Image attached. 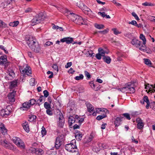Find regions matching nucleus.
Instances as JSON below:
<instances>
[{
    "label": "nucleus",
    "mask_w": 155,
    "mask_h": 155,
    "mask_svg": "<svg viewBox=\"0 0 155 155\" xmlns=\"http://www.w3.org/2000/svg\"><path fill=\"white\" fill-rule=\"evenodd\" d=\"M98 15H101L102 17L104 18L106 16L105 13L104 12H99L98 13Z\"/></svg>",
    "instance_id": "58"
},
{
    "label": "nucleus",
    "mask_w": 155,
    "mask_h": 155,
    "mask_svg": "<svg viewBox=\"0 0 155 155\" xmlns=\"http://www.w3.org/2000/svg\"><path fill=\"white\" fill-rule=\"evenodd\" d=\"M73 41V38L70 37L63 38L60 40V41L62 42H66V44H70Z\"/></svg>",
    "instance_id": "14"
},
{
    "label": "nucleus",
    "mask_w": 155,
    "mask_h": 155,
    "mask_svg": "<svg viewBox=\"0 0 155 155\" xmlns=\"http://www.w3.org/2000/svg\"><path fill=\"white\" fill-rule=\"evenodd\" d=\"M140 38L143 41V45H145L146 43V40L145 36L143 34H140Z\"/></svg>",
    "instance_id": "33"
},
{
    "label": "nucleus",
    "mask_w": 155,
    "mask_h": 155,
    "mask_svg": "<svg viewBox=\"0 0 155 155\" xmlns=\"http://www.w3.org/2000/svg\"><path fill=\"white\" fill-rule=\"evenodd\" d=\"M30 150L32 153H35L38 155H42L44 153V152L41 149L31 148Z\"/></svg>",
    "instance_id": "12"
},
{
    "label": "nucleus",
    "mask_w": 155,
    "mask_h": 155,
    "mask_svg": "<svg viewBox=\"0 0 155 155\" xmlns=\"http://www.w3.org/2000/svg\"><path fill=\"white\" fill-rule=\"evenodd\" d=\"M127 93H134L135 92V89L133 85H129L127 86Z\"/></svg>",
    "instance_id": "21"
},
{
    "label": "nucleus",
    "mask_w": 155,
    "mask_h": 155,
    "mask_svg": "<svg viewBox=\"0 0 155 155\" xmlns=\"http://www.w3.org/2000/svg\"><path fill=\"white\" fill-rule=\"evenodd\" d=\"M101 54L98 53L96 54L95 57L97 59L100 60L101 58Z\"/></svg>",
    "instance_id": "60"
},
{
    "label": "nucleus",
    "mask_w": 155,
    "mask_h": 155,
    "mask_svg": "<svg viewBox=\"0 0 155 155\" xmlns=\"http://www.w3.org/2000/svg\"><path fill=\"white\" fill-rule=\"evenodd\" d=\"M53 44V43L52 42L50 41H48L45 43V45L46 46H50V45H52Z\"/></svg>",
    "instance_id": "62"
},
{
    "label": "nucleus",
    "mask_w": 155,
    "mask_h": 155,
    "mask_svg": "<svg viewBox=\"0 0 155 155\" xmlns=\"http://www.w3.org/2000/svg\"><path fill=\"white\" fill-rule=\"evenodd\" d=\"M58 116V125L59 127L62 128L64 124V119L61 113H60Z\"/></svg>",
    "instance_id": "9"
},
{
    "label": "nucleus",
    "mask_w": 155,
    "mask_h": 155,
    "mask_svg": "<svg viewBox=\"0 0 155 155\" xmlns=\"http://www.w3.org/2000/svg\"><path fill=\"white\" fill-rule=\"evenodd\" d=\"M143 6H154V4H153L151 2H145L144 3L142 4Z\"/></svg>",
    "instance_id": "42"
},
{
    "label": "nucleus",
    "mask_w": 155,
    "mask_h": 155,
    "mask_svg": "<svg viewBox=\"0 0 155 155\" xmlns=\"http://www.w3.org/2000/svg\"><path fill=\"white\" fill-rule=\"evenodd\" d=\"M84 74L85 76L87 78V79H89L91 78V75L87 71H85Z\"/></svg>",
    "instance_id": "49"
},
{
    "label": "nucleus",
    "mask_w": 155,
    "mask_h": 155,
    "mask_svg": "<svg viewBox=\"0 0 155 155\" xmlns=\"http://www.w3.org/2000/svg\"><path fill=\"white\" fill-rule=\"evenodd\" d=\"M41 134L42 135V137L45 135L46 134L47 131L45 129V128L44 126H42L41 127Z\"/></svg>",
    "instance_id": "41"
},
{
    "label": "nucleus",
    "mask_w": 155,
    "mask_h": 155,
    "mask_svg": "<svg viewBox=\"0 0 155 155\" xmlns=\"http://www.w3.org/2000/svg\"><path fill=\"white\" fill-rule=\"evenodd\" d=\"M123 116L125 117L127 119L130 120V118L129 114L128 113H124L123 114Z\"/></svg>",
    "instance_id": "53"
},
{
    "label": "nucleus",
    "mask_w": 155,
    "mask_h": 155,
    "mask_svg": "<svg viewBox=\"0 0 155 155\" xmlns=\"http://www.w3.org/2000/svg\"><path fill=\"white\" fill-rule=\"evenodd\" d=\"M136 120L137 123V128L139 129H143L144 127V124L143 120L139 118H137Z\"/></svg>",
    "instance_id": "13"
},
{
    "label": "nucleus",
    "mask_w": 155,
    "mask_h": 155,
    "mask_svg": "<svg viewBox=\"0 0 155 155\" xmlns=\"http://www.w3.org/2000/svg\"><path fill=\"white\" fill-rule=\"evenodd\" d=\"M7 130L4 124L0 123V132H1L3 135H5L7 134Z\"/></svg>",
    "instance_id": "17"
},
{
    "label": "nucleus",
    "mask_w": 155,
    "mask_h": 155,
    "mask_svg": "<svg viewBox=\"0 0 155 155\" xmlns=\"http://www.w3.org/2000/svg\"><path fill=\"white\" fill-rule=\"evenodd\" d=\"M76 119L74 116H70L69 117L68 120V124L70 126H71L72 124L74 123L75 122H76Z\"/></svg>",
    "instance_id": "18"
},
{
    "label": "nucleus",
    "mask_w": 155,
    "mask_h": 155,
    "mask_svg": "<svg viewBox=\"0 0 155 155\" xmlns=\"http://www.w3.org/2000/svg\"><path fill=\"white\" fill-rule=\"evenodd\" d=\"M7 130L4 124L0 123V132H1L3 135H5L7 134Z\"/></svg>",
    "instance_id": "15"
},
{
    "label": "nucleus",
    "mask_w": 155,
    "mask_h": 155,
    "mask_svg": "<svg viewBox=\"0 0 155 155\" xmlns=\"http://www.w3.org/2000/svg\"><path fill=\"white\" fill-rule=\"evenodd\" d=\"M29 108V103L28 102H26L22 104V107L20 108V110H27Z\"/></svg>",
    "instance_id": "19"
},
{
    "label": "nucleus",
    "mask_w": 155,
    "mask_h": 155,
    "mask_svg": "<svg viewBox=\"0 0 155 155\" xmlns=\"http://www.w3.org/2000/svg\"><path fill=\"white\" fill-rule=\"evenodd\" d=\"M19 24V22L18 21H15L13 22H11L9 23L10 26L14 27L17 26Z\"/></svg>",
    "instance_id": "34"
},
{
    "label": "nucleus",
    "mask_w": 155,
    "mask_h": 155,
    "mask_svg": "<svg viewBox=\"0 0 155 155\" xmlns=\"http://www.w3.org/2000/svg\"><path fill=\"white\" fill-rule=\"evenodd\" d=\"M36 117L34 115L30 114V122H35L36 121Z\"/></svg>",
    "instance_id": "38"
},
{
    "label": "nucleus",
    "mask_w": 155,
    "mask_h": 155,
    "mask_svg": "<svg viewBox=\"0 0 155 155\" xmlns=\"http://www.w3.org/2000/svg\"><path fill=\"white\" fill-rule=\"evenodd\" d=\"M129 24H132L133 25L136 26V25L137 24V22L135 20H133L131 21H129L128 22Z\"/></svg>",
    "instance_id": "57"
},
{
    "label": "nucleus",
    "mask_w": 155,
    "mask_h": 155,
    "mask_svg": "<svg viewBox=\"0 0 155 155\" xmlns=\"http://www.w3.org/2000/svg\"><path fill=\"white\" fill-rule=\"evenodd\" d=\"M84 78V76L82 74H79V76H76L74 78V79L76 80H82Z\"/></svg>",
    "instance_id": "46"
},
{
    "label": "nucleus",
    "mask_w": 155,
    "mask_h": 155,
    "mask_svg": "<svg viewBox=\"0 0 155 155\" xmlns=\"http://www.w3.org/2000/svg\"><path fill=\"white\" fill-rule=\"evenodd\" d=\"M10 63L8 61L7 57L6 55L2 56L0 57V65H3L6 69L9 65Z\"/></svg>",
    "instance_id": "8"
},
{
    "label": "nucleus",
    "mask_w": 155,
    "mask_h": 155,
    "mask_svg": "<svg viewBox=\"0 0 155 155\" xmlns=\"http://www.w3.org/2000/svg\"><path fill=\"white\" fill-rule=\"evenodd\" d=\"M127 86L125 87H122L118 89V90L119 91H120L123 93H127Z\"/></svg>",
    "instance_id": "40"
},
{
    "label": "nucleus",
    "mask_w": 155,
    "mask_h": 155,
    "mask_svg": "<svg viewBox=\"0 0 155 155\" xmlns=\"http://www.w3.org/2000/svg\"><path fill=\"white\" fill-rule=\"evenodd\" d=\"M103 111H104V108H98L96 109V110L93 113L92 115L93 116H96L97 115V113L99 114L100 112Z\"/></svg>",
    "instance_id": "28"
},
{
    "label": "nucleus",
    "mask_w": 155,
    "mask_h": 155,
    "mask_svg": "<svg viewBox=\"0 0 155 155\" xmlns=\"http://www.w3.org/2000/svg\"><path fill=\"white\" fill-rule=\"evenodd\" d=\"M44 106L45 108L48 109L51 108L50 104L48 103L47 102H45L44 104Z\"/></svg>",
    "instance_id": "47"
},
{
    "label": "nucleus",
    "mask_w": 155,
    "mask_h": 155,
    "mask_svg": "<svg viewBox=\"0 0 155 155\" xmlns=\"http://www.w3.org/2000/svg\"><path fill=\"white\" fill-rule=\"evenodd\" d=\"M143 100L147 104L146 106V108L147 109H148L150 105V103L147 96H144L143 98Z\"/></svg>",
    "instance_id": "30"
},
{
    "label": "nucleus",
    "mask_w": 155,
    "mask_h": 155,
    "mask_svg": "<svg viewBox=\"0 0 155 155\" xmlns=\"http://www.w3.org/2000/svg\"><path fill=\"white\" fill-rule=\"evenodd\" d=\"M98 53L101 54L102 56L103 57L105 56L104 55L106 53L108 54L109 53L108 51H107L101 48H98Z\"/></svg>",
    "instance_id": "25"
},
{
    "label": "nucleus",
    "mask_w": 155,
    "mask_h": 155,
    "mask_svg": "<svg viewBox=\"0 0 155 155\" xmlns=\"http://www.w3.org/2000/svg\"><path fill=\"white\" fill-rule=\"evenodd\" d=\"M43 94H44V96L45 97H47L49 93L48 92L47 90H45L43 91Z\"/></svg>",
    "instance_id": "59"
},
{
    "label": "nucleus",
    "mask_w": 155,
    "mask_h": 155,
    "mask_svg": "<svg viewBox=\"0 0 155 155\" xmlns=\"http://www.w3.org/2000/svg\"><path fill=\"white\" fill-rule=\"evenodd\" d=\"M131 43L134 46L138 48L140 50L144 51L146 47L145 45H143L141 41L136 38L133 39L131 41Z\"/></svg>",
    "instance_id": "5"
},
{
    "label": "nucleus",
    "mask_w": 155,
    "mask_h": 155,
    "mask_svg": "<svg viewBox=\"0 0 155 155\" xmlns=\"http://www.w3.org/2000/svg\"><path fill=\"white\" fill-rule=\"evenodd\" d=\"M106 117L107 115H106V114H103L102 115H99L97 116L96 117V119L98 120H100L103 118H104Z\"/></svg>",
    "instance_id": "43"
},
{
    "label": "nucleus",
    "mask_w": 155,
    "mask_h": 155,
    "mask_svg": "<svg viewBox=\"0 0 155 155\" xmlns=\"http://www.w3.org/2000/svg\"><path fill=\"white\" fill-rule=\"evenodd\" d=\"M82 137V135L80 132H77L76 133L75 138L77 140H81V139Z\"/></svg>",
    "instance_id": "36"
},
{
    "label": "nucleus",
    "mask_w": 155,
    "mask_h": 155,
    "mask_svg": "<svg viewBox=\"0 0 155 155\" xmlns=\"http://www.w3.org/2000/svg\"><path fill=\"white\" fill-rule=\"evenodd\" d=\"M7 130L4 124L0 123V132H1L3 135H5L7 134Z\"/></svg>",
    "instance_id": "16"
},
{
    "label": "nucleus",
    "mask_w": 155,
    "mask_h": 155,
    "mask_svg": "<svg viewBox=\"0 0 155 155\" xmlns=\"http://www.w3.org/2000/svg\"><path fill=\"white\" fill-rule=\"evenodd\" d=\"M132 15L135 18V19L137 20H139L140 19L137 15L134 12H133L132 13Z\"/></svg>",
    "instance_id": "52"
},
{
    "label": "nucleus",
    "mask_w": 155,
    "mask_h": 155,
    "mask_svg": "<svg viewBox=\"0 0 155 155\" xmlns=\"http://www.w3.org/2000/svg\"><path fill=\"white\" fill-rule=\"evenodd\" d=\"M80 126V125H79V124L78 125L77 124H75L73 127L74 129H75L79 128Z\"/></svg>",
    "instance_id": "64"
},
{
    "label": "nucleus",
    "mask_w": 155,
    "mask_h": 155,
    "mask_svg": "<svg viewBox=\"0 0 155 155\" xmlns=\"http://www.w3.org/2000/svg\"><path fill=\"white\" fill-rule=\"evenodd\" d=\"M72 64L71 62L67 63L66 64V65H65V68H67L69 67H71L72 65Z\"/></svg>",
    "instance_id": "61"
},
{
    "label": "nucleus",
    "mask_w": 155,
    "mask_h": 155,
    "mask_svg": "<svg viewBox=\"0 0 155 155\" xmlns=\"http://www.w3.org/2000/svg\"><path fill=\"white\" fill-rule=\"evenodd\" d=\"M95 27L97 29H101L104 28V26L103 25H99L96 24H95Z\"/></svg>",
    "instance_id": "44"
},
{
    "label": "nucleus",
    "mask_w": 155,
    "mask_h": 155,
    "mask_svg": "<svg viewBox=\"0 0 155 155\" xmlns=\"http://www.w3.org/2000/svg\"><path fill=\"white\" fill-rule=\"evenodd\" d=\"M12 110L10 106L7 107L6 108L1 110L0 114L2 116L6 117L9 115L12 112Z\"/></svg>",
    "instance_id": "6"
},
{
    "label": "nucleus",
    "mask_w": 155,
    "mask_h": 155,
    "mask_svg": "<svg viewBox=\"0 0 155 155\" xmlns=\"http://www.w3.org/2000/svg\"><path fill=\"white\" fill-rule=\"evenodd\" d=\"M47 73L48 74H51V75H49L48 77V78H51L53 77V72L50 71H47Z\"/></svg>",
    "instance_id": "54"
},
{
    "label": "nucleus",
    "mask_w": 155,
    "mask_h": 155,
    "mask_svg": "<svg viewBox=\"0 0 155 155\" xmlns=\"http://www.w3.org/2000/svg\"><path fill=\"white\" fill-rule=\"evenodd\" d=\"M87 106L88 112L91 113L93 111L94 108L91 104L89 103L87 104Z\"/></svg>",
    "instance_id": "32"
},
{
    "label": "nucleus",
    "mask_w": 155,
    "mask_h": 155,
    "mask_svg": "<svg viewBox=\"0 0 155 155\" xmlns=\"http://www.w3.org/2000/svg\"><path fill=\"white\" fill-rule=\"evenodd\" d=\"M50 109H47L46 110V113L47 114L51 116L53 114V113L51 110Z\"/></svg>",
    "instance_id": "55"
},
{
    "label": "nucleus",
    "mask_w": 155,
    "mask_h": 155,
    "mask_svg": "<svg viewBox=\"0 0 155 155\" xmlns=\"http://www.w3.org/2000/svg\"><path fill=\"white\" fill-rule=\"evenodd\" d=\"M132 142L135 143L136 144H137L138 143V141L135 139L134 137L133 136H132L131 138Z\"/></svg>",
    "instance_id": "56"
},
{
    "label": "nucleus",
    "mask_w": 155,
    "mask_h": 155,
    "mask_svg": "<svg viewBox=\"0 0 155 155\" xmlns=\"http://www.w3.org/2000/svg\"><path fill=\"white\" fill-rule=\"evenodd\" d=\"M151 85H150L149 84L147 83L145 84L144 85L145 86V89H146V91L147 92V90H148V91L147 92V93H148L150 92H153V88L150 86Z\"/></svg>",
    "instance_id": "24"
},
{
    "label": "nucleus",
    "mask_w": 155,
    "mask_h": 155,
    "mask_svg": "<svg viewBox=\"0 0 155 155\" xmlns=\"http://www.w3.org/2000/svg\"><path fill=\"white\" fill-rule=\"evenodd\" d=\"M112 30L113 31L114 34L116 35L120 34L121 33V32L119 31L116 28H112Z\"/></svg>",
    "instance_id": "48"
},
{
    "label": "nucleus",
    "mask_w": 155,
    "mask_h": 155,
    "mask_svg": "<svg viewBox=\"0 0 155 155\" xmlns=\"http://www.w3.org/2000/svg\"><path fill=\"white\" fill-rule=\"evenodd\" d=\"M65 148L66 150L69 152L72 153L76 152L77 150L76 140H72L70 143L65 145Z\"/></svg>",
    "instance_id": "3"
},
{
    "label": "nucleus",
    "mask_w": 155,
    "mask_h": 155,
    "mask_svg": "<svg viewBox=\"0 0 155 155\" xmlns=\"http://www.w3.org/2000/svg\"><path fill=\"white\" fill-rule=\"evenodd\" d=\"M19 69L21 73V77L22 76L23 79L26 77V75L27 76H29V70L28 67L26 66V68L24 69L21 67H20Z\"/></svg>",
    "instance_id": "10"
},
{
    "label": "nucleus",
    "mask_w": 155,
    "mask_h": 155,
    "mask_svg": "<svg viewBox=\"0 0 155 155\" xmlns=\"http://www.w3.org/2000/svg\"><path fill=\"white\" fill-rule=\"evenodd\" d=\"M18 80H15L10 83L9 88L13 89L17 86Z\"/></svg>",
    "instance_id": "20"
},
{
    "label": "nucleus",
    "mask_w": 155,
    "mask_h": 155,
    "mask_svg": "<svg viewBox=\"0 0 155 155\" xmlns=\"http://www.w3.org/2000/svg\"><path fill=\"white\" fill-rule=\"evenodd\" d=\"M36 103V101L34 99H32L30 100V104L33 105Z\"/></svg>",
    "instance_id": "51"
},
{
    "label": "nucleus",
    "mask_w": 155,
    "mask_h": 155,
    "mask_svg": "<svg viewBox=\"0 0 155 155\" xmlns=\"http://www.w3.org/2000/svg\"><path fill=\"white\" fill-rule=\"evenodd\" d=\"M75 117L76 119V122L78 123L79 124V125H81V123L84 121V118L81 117L80 118L78 115H75Z\"/></svg>",
    "instance_id": "26"
},
{
    "label": "nucleus",
    "mask_w": 155,
    "mask_h": 155,
    "mask_svg": "<svg viewBox=\"0 0 155 155\" xmlns=\"http://www.w3.org/2000/svg\"><path fill=\"white\" fill-rule=\"evenodd\" d=\"M68 13L69 14V17L72 21L75 23L79 25H85L86 23V20L83 18L82 17L74 13H71L69 11H68Z\"/></svg>",
    "instance_id": "1"
},
{
    "label": "nucleus",
    "mask_w": 155,
    "mask_h": 155,
    "mask_svg": "<svg viewBox=\"0 0 155 155\" xmlns=\"http://www.w3.org/2000/svg\"><path fill=\"white\" fill-rule=\"evenodd\" d=\"M30 81V85L32 86H34L36 83V82H35V79L33 78L31 79Z\"/></svg>",
    "instance_id": "45"
},
{
    "label": "nucleus",
    "mask_w": 155,
    "mask_h": 155,
    "mask_svg": "<svg viewBox=\"0 0 155 155\" xmlns=\"http://www.w3.org/2000/svg\"><path fill=\"white\" fill-rule=\"evenodd\" d=\"M16 91L15 89L12 90V91L9 93L8 97V99L10 102H13L15 101V95Z\"/></svg>",
    "instance_id": "11"
},
{
    "label": "nucleus",
    "mask_w": 155,
    "mask_h": 155,
    "mask_svg": "<svg viewBox=\"0 0 155 155\" xmlns=\"http://www.w3.org/2000/svg\"><path fill=\"white\" fill-rule=\"evenodd\" d=\"M94 53H93V51L91 50L88 51L85 53V54L87 57H91L93 56H94Z\"/></svg>",
    "instance_id": "31"
},
{
    "label": "nucleus",
    "mask_w": 155,
    "mask_h": 155,
    "mask_svg": "<svg viewBox=\"0 0 155 155\" xmlns=\"http://www.w3.org/2000/svg\"><path fill=\"white\" fill-rule=\"evenodd\" d=\"M143 60L144 61V63L146 64L149 66H151L152 63L149 59L147 58H144L143 59Z\"/></svg>",
    "instance_id": "37"
},
{
    "label": "nucleus",
    "mask_w": 155,
    "mask_h": 155,
    "mask_svg": "<svg viewBox=\"0 0 155 155\" xmlns=\"http://www.w3.org/2000/svg\"><path fill=\"white\" fill-rule=\"evenodd\" d=\"M82 11L84 13L87 15L91 14L92 12L91 10L86 6H84Z\"/></svg>",
    "instance_id": "22"
},
{
    "label": "nucleus",
    "mask_w": 155,
    "mask_h": 155,
    "mask_svg": "<svg viewBox=\"0 0 155 155\" xmlns=\"http://www.w3.org/2000/svg\"><path fill=\"white\" fill-rule=\"evenodd\" d=\"M22 125L25 131L28 133L29 132V126L28 122L25 121V123H23Z\"/></svg>",
    "instance_id": "23"
},
{
    "label": "nucleus",
    "mask_w": 155,
    "mask_h": 155,
    "mask_svg": "<svg viewBox=\"0 0 155 155\" xmlns=\"http://www.w3.org/2000/svg\"><path fill=\"white\" fill-rule=\"evenodd\" d=\"M45 16L42 13L37 15L31 21V25L34 26L43 21L45 18Z\"/></svg>",
    "instance_id": "4"
},
{
    "label": "nucleus",
    "mask_w": 155,
    "mask_h": 155,
    "mask_svg": "<svg viewBox=\"0 0 155 155\" xmlns=\"http://www.w3.org/2000/svg\"><path fill=\"white\" fill-rule=\"evenodd\" d=\"M61 145V142L59 137H57L55 143V147L57 149L59 148Z\"/></svg>",
    "instance_id": "29"
},
{
    "label": "nucleus",
    "mask_w": 155,
    "mask_h": 155,
    "mask_svg": "<svg viewBox=\"0 0 155 155\" xmlns=\"http://www.w3.org/2000/svg\"><path fill=\"white\" fill-rule=\"evenodd\" d=\"M30 48L34 52L38 53L41 50L40 45L35 38L32 36L30 37Z\"/></svg>",
    "instance_id": "2"
},
{
    "label": "nucleus",
    "mask_w": 155,
    "mask_h": 155,
    "mask_svg": "<svg viewBox=\"0 0 155 155\" xmlns=\"http://www.w3.org/2000/svg\"><path fill=\"white\" fill-rule=\"evenodd\" d=\"M8 75L12 78H13L15 76V73L14 71L11 69H10L8 70Z\"/></svg>",
    "instance_id": "39"
},
{
    "label": "nucleus",
    "mask_w": 155,
    "mask_h": 155,
    "mask_svg": "<svg viewBox=\"0 0 155 155\" xmlns=\"http://www.w3.org/2000/svg\"><path fill=\"white\" fill-rule=\"evenodd\" d=\"M103 59L104 61L108 64H110L111 61L110 58L107 56L104 57Z\"/></svg>",
    "instance_id": "35"
},
{
    "label": "nucleus",
    "mask_w": 155,
    "mask_h": 155,
    "mask_svg": "<svg viewBox=\"0 0 155 155\" xmlns=\"http://www.w3.org/2000/svg\"><path fill=\"white\" fill-rule=\"evenodd\" d=\"M75 72L74 70H73V69L72 68H71L69 70V71H68V72L69 73H71L72 74L73 73Z\"/></svg>",
    "instance_id": "63"
},
{
    "label": "nucleus",
    "mask_w": 155,
    "mask_h": 155,
    "mask_svg": "<svg viewBox=\"0 0 155 155\" xmlns=\"http://www.w3.org/2000/svg\"><path fill=\"white\" fill-rule=\"evenodd\" d=\"M122 117H117L116 118L114 121V124L116 127H118L120 124Z\"/></svg>",
    "instance_id": "27"
},
{
    "label": "nucleus",
    "mask_w": 155,
    "mask_h": 155,
    "mask_svg": "<svg viewBox=\"0 0 155 155\" xmlns=\"http://www.w3.org/2000/svg\"><path fill=\"white\" fill-rule=\"evenodd\" d=\"M12 140L13 142L21 148L24 149L25 147V144L23 141L17 137H14Z\"/></svg>",
    "instance_id": "7"
},
{
    "label": "nucleus",
    "mask_w": 155,
    "mask_h": 155,
    "mask_svg": "<svg viewBox=\"0 0 155 155\" xmlns=\"http://www.w3.org/2000/svg\"><path fill=\"white\" fill-rule=\"evenodd\" d=\"M52 68L54 69V71L58 72V69L57 65L55 64H54L52 66Z\"/></svg>",
    "instance_id": "50"
}]
</instances>
